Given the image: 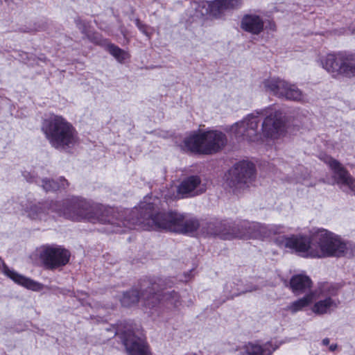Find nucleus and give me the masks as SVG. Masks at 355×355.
Wrapping results in <instances>:
<instances>
[{
    "label": "nucleus",
    "instance_id": "1",
    "mask_svg": "<svg viewBox=\"0 0 355 355\" xmlns=\"http://www.w3.org/2000/svg\"><path fill=\"white\" fill-rule=\"evenodd\" d=\"M262 116H264L261 125L263 137L272 140L279 139L284 132L286 118L284 114L274 106L248 114L241 121L233 124L230 131L236 138L262 143L261 135L258 132Z\"/></svg>",
    "mask_w": 355,
    "mask_h": 355
},
{
    "label": "nucleus",
    "instance_id": "2",
    "mask_svg": "<svg viewBox=\"0 0 355 355\" xmlns=\"http://www.w3.org/2000/svg\"><path fill=\"white\" fill-rule=\"evenodd\" d=\"M42 131L51 146L60 150H68L78 145V135L73 126L61 115L50 114L43 120Z\"/></svg>",
    "mask_w": 355,
    "mask_h": 355
},
{
    "label": "nucleus",
    "instance_id": "3",
    "mask_svg": "<svg viewBox=\"0 0 355 355\" xmlns=\"http://www.w3.org/2000/svg\"><path fill=\"white\" fill-rule=\"evenodd\" d=\"M226 135L218 130L193 132L187 137L181 148L184 150L205 155L214 154L227 144Z\"/></svg>",
    "mask_w": 355,
    "mask_h": 355
},
{
    "label": "nucleus",
    "instance_id": "4",
    "mask_svg": "<svg viewBox=\"0 0 355 355\" xmlns=\"http://www.w3.org/2000/svg\"><path fill=\"white\" fill-rule=\"evenodd\" d=\"M161 200L156 196H147L135 207L132 214L137 215V220H151L153 222H193L187 214H180L173 211L165 212L160 207Z\"/></svg>",
    "mask_w": 355,
    "mask_h": 355
},
{
    "label": "nucleus",
    "instance_id": "5",
    "mask_svg": "<svg viewBox=\"0 0 355 355\" xmlns=\"http://www.w3.org/2000/svg\"><path fill=\"white\" fill-rule=\"evenodd\" d=\"M313 239L315 243V251L313 255L317 258L341 257L347 249L346 241L325 229L315 232Z\"/></svg>",
    "mask_w": 355,
    "mask_h": 355
},
{
    "label": "nucleus",
    "instance_id": "6",
    "mask_svg": "<svg viewBox=\"0 0 355 355\" xmlns=\"http://www.w3.org/2000/svg\"><path fill=\"white\" fill-rule=\"evenodd\" d=\"M254 173L253 164L246 161L240 162L225 175V187L234 193H240L254 180Z\"/></svg>",
    "mask_w": 355,
    "mask_h": 355
},
{
    "label": "nucleus",
    "instance_id": "7",
    "mask_svg": "<svg viewBox=\"0 0 355 355\" xmlns=\"http://www.w3.org/2000/svg\"><path fill=\"white\" fill-rule=\"evenodd\" d=\"M320 65L334 77H355V55L345 53H329L320 60Z\"/></svg>",
    "mask_w": 355,
    "mask_h": 355
},
{
    "label": "nucleus",
    "instance_id": "8",
    "mask_svg": "<svg viewBox=\"0 0 355 355\" xmlns=\"http://www.w3.org/2000/svg\"><path fill=\"white\" fill-rule=\"evenodd\" d=\"M39 257L49 270H60L70 261L71 252L62 245H46L38 249Z\"/></svg>",
    "mask_w": 355,
    "mask_h": 355
},
{
    "label": "nucleus",
    "instance_id": "9",
    "mask_svg": "<svg viewBox=\"0 0 355 355\" xmlns=\"http://www.w3.org/2000/svg\"><path fill=\"white\" fill-rule=\"evenodd\" d=\"M324 162L332 170L333 178L340 189L347 193L355 195V179L343 165L337 160L329 156L324 157Z\"/></svg>",
    "mask_w": 355,
    "mask_h": 355
},
{
    "label": "nucleus",
    "instance_id": "10",
    "mask_svg": "<svg viewBox=\"0 0 355 355\" xmlns=\"http://www.w3.org/2000/svg\"><path fill=\"white\" fill-rule=\"evenodd\" d=\"M284 245L286 248L304 257H315L313 255L315 251V243L313 242V234L311 238L302 236H292L285 238Z\"/></svg>",
    "mask_w": 355,
    "mask_h": 355
},
{
    "label": "nucleus",
    "instance_id": "11",
    "mask_svg": "<svg viewBox=\"0 0 355 355\" xmlns=\"http://www.w3.org/2000/svg\"><path fill=\"white\" fill-rule=\"evenodd\" d=\"M144 228L147 230L169 232L175 234L194 235L198 228L199 223H143Z\"/></svg>",
    "mask_w": 355,
    "mask_h": 355
},
{
    "label": "nucleus",
    "instance_id": "12",
    "mask_svg": "<svg viewBox=\"0 0 355 355\" xmlns=\"http://www.w3.org/2000/svg\"><path fill=\"white\" fill-rule=\"evenodd\" d=\"M121 338L128 355H152L146 343L132 330L122 333Z\"/></svg>",
    "mask_w": 355,
    "mask_h": 355
},
{
    "label": "nucleus",
    "instance_id": "13",
    "mask_svg": "<svg viewBox=\"0 0 355 355\" xmlns=\"http://www.w3.org/2000/svg\"><path fill=\"white\" fill-rule=\"evenodd\" d=\"M182 197L195 196L204 193L206 187L197 175H191L184 180L178 189Z\"/></svg>",
    "mask_w": 355,
    "mask_h": 355
},
{
    "label": "nucleus",
    "instance_id": "14",
    "mask_svg": "<svg viewBox=\"0 0 355 355\" xmlns=\"http://www.w3.org/2000/svg\"><path fill=\"white\" fill-rule=\"evenodd\" d=\"M263 18L255 13L245 15L241 21V28L252 35H259L264 30Z\"/></svg>",
    "mask_w": 355,
    "mask_h": 355
},
{
    "label": "nucleus",
    "instance_id": "15",
    "mask_svg": "<svg viewBox=\"0 0 355 355\" xmlns=\"http://www.w3.org/2000/svg\"><path fill=\"white\" fill-rule=\"evenodd\" d=\"M4 273L15 283L33 291H40L44 288L42 284L18 274L8 268H4Z\"/></svg>",
    "mask_w": 355,
    "mask_h": 355
},
{
    "label": "nucleus",
    "instance_id": "16",
    "mask_svg": "<svg viewBox=\"0 0 355 355\" xmlns=\"http://www.w3.org/2000/svg\"><path fill=\"white\" fill-rule=\"evenodd\" d=\"M288 82L279 78H270L263 82L266 90L270 94L278 97H282Z\"/></svg>",
    "mask_w": 355,
    "mask_h": 355
},
{
    "label": "nucleus",
    "instance_id": "17",
    "mask_svg": "<svg viewBox=\"0 0 355 355\" xmlns=\"http://www.w3.org/2000/svg\"><path fill=\"white\" fill-rule=\"evenodd\" d=\"M312 282L311 279L304 275H294L290 281V286L293 292L296 295L305 293L311 288Z\"/></svg>",
    "mask_w": 355,
    "mask_h": 355
},
{
    "label": "nucleus",
    "instance_id": "18",
    "mask_svg": "<svg viewBox=\"0 0 355 355\" xmlns=\"http://www.w3.org/2000/svg\"><path fill=\"white\" fill-rule=\"evenodd\" d=\"M338 306V302L331 297H326L316 302L311 308V311L315 315H322L330 313Z\"/></svg>",
    "mask_w": 355,
    "mask_h": 355
},
{
    "label": "nucleus",
    "instance_id": "19",
    "mask_svg": "<svg viewBox=\"0 0 355 355\" xmlns=\"http://www.w3.org/2000/svg\"><path fill=\"white\" fill-rule=\"evenodd\" d=\"M220 229H223L219 232L214 233L218 235L223 239H232L234 238H260L262 236L259 232H243L239 230H235V228L231 230H227L226 227H223L222 225L219 227Z\"/></svg>",
    "mask_w": 355,
    "mask_h": 355
},
{
    "label": "nucleus",
    "instance_id": "20",
    "mask_svg": "<svg viewBox=\"0 0 355 355\" xmlns=\"http://www.w3.org/2000/svg\"><path fill=\"white\" fill-rule=\"evenodd\" d=\"M148 283L142 285L141 298L143 299L148 306H153L157 301L158 297L155 293L160 288V284L153 283L150 286Z\"/></svg>",
    "mask_w": 355,
    "mask_h": 355
},
{
    "label": "nucleus",
    "instance_id": "21",
    "mask_svg": "<svg viewBox=\"0 0 355 355\" xmlns=\"http://www.w3.org/2000/svg\"><path fill=\"white\" fill-rule=\"evenodd\" d=\"M315 300V293L311 292L302 298H300L287 306L286 310L292 313H295L303 310L304 308L310 305Z\"/></svg>",
    "mask_w": 355,
    "mask_h": 355
},
{
    "label": "nucleus",
    "instance_id": "22",
    "mask_svg": "<svg viewBox=\"0 0 355 355\" xmlns=\"http://www.w3.org/2000/svg\"><path fill=\"white\" fill-rule=\"evenodd\" d=\"M304 97L302 92L296 85L288 83L282 98L301 102Z\"/></svg>",
    "mask_w": 355,
    "mask_h": 355
},
{
    "label": "nucleus",
    "instance_id": "23",
    "mask_svg": "<svg viewBox=\"0 0 355 355\" xmlns=\"http://www.w3.org/2000/svg\"><path fill=\"white\" fill-rule=\"evenodd\" d=\"M304 97L302 92L296 85L288 83L282 98L301 102Z\"/></svg>",
    "mask_w": 355,
    "mask_h": 355
},
{
    "label": "nucleus",
    "instance_id": "24",
    "mask_svg": "<svg viewBox=\"0 0 355 355\" xmlns=\"http://www.w3.org/2000/svg\"><path fill=\"white\" fill-rule=\"evenodd\" d=\"M203 7H207L210 15L218 18L226 11L223 0L203 2Z\"/></svg>",
    "mask_w": 355,
    "mask_h": 355
},
{
    "label": "nucleus",
    "instance_id": "25",
    "mask_svg": "<svg viewBox=\"0 0 355 355\" xmlns=\"http://www.w3.org/2000/svg\"><path fill=\"white\" fill-rule=\"evenodd\" d=\"M107 50L120 63H123L130 58L128 52L113 44H107Z\"/></svg>",
    "mask_w": 355,
    "mask_h": 355
},
{
    "label": "nucleus",
    "instance_id": "26",
    "mask_svg": "<svg viewBox=\"0 0 355 355\" xmlns=\"http://www.w3.org/2000/svg\"><path fill=\"white\" fill-rule=\"evenodd\" d=\"M67 184V180L63 178H60L58 181L49 179H44L42 180V187L46 191L64 188Z\"/></svg>",
    "mask_w": 355,
    "mask_h": 355
},
{
    "label": "nucleus",
    "instance_id": "27",
    "mask_svg": "<svg viewBox=\"0 0 355 355\" xmlns=\"http://www.w3.org/2000/svg\"><path fill=\"white\" fill-rule=\"evenodd\" d=\"M139 300V293L136 290H131L124 293L120 299L123 306H130L137 303Z\"/></svg>",
    "mask_w": 355,
    "mask_h": 355
},
{
    "label": "nucleus",
    "instance_id": "28",
    "mask_svg": "<svg viewBox=\"0 0 355 355\" xmlns=\"http://www.w3.org/2000/svg\"><path fill=\"white\" fill-rule=\"evenodd\" d=\"M78 29L91 41L99 44L101 40L98 35H92L90 31V25L85 21L78 20L76 21Z\"/></svg>",
    "mask_w": 355,
    "mask_h": 355
},
{
    "label": "nucleus",
    "instance_id": "29",
    "mask_svg": "<svg viewBox=\"0 0 355 355\" xmlns=\"http://www.w3.org/2000/svg\"><path fill=\"white\" fill-rule=\"evenodd\" d=\"M162 300L175 307L179 306L181 304L180 295L174 291L164 293Z\"/></svg>",
    "mask_w": 355,
    "mask_h": 355
},
{
    "label": "nucleus",
    "instance_id": "30",
    "mask_svg": "<svg viewBox=\"0 0 355 355\" xmlns=\"http://www.w3.org/2000/svg\"><path fill=\"white\" fill-rule=\"evenodd\" d=\"M247 355H263L264 349L258 344L250 343L245 345Z\"/></svg>",
    "mask_w": 355,
    "mask_h": 355
},
{
    "label": "nucleus",
    "instance_id": "31",
    "mask_svg": "<svg viewBox=\"0 0 355 355\" xmlns=\"http://www.w3.org/2000/svg\"><path fill=\"white\" fill-rule=\"evenodd\" d=\"M227 10L238 8L241 6V0H223Z\"/></svg>",
    "mask_w": 355,
    "mask_h": 355
},
{
    "label": "nucleus",
    "instance_id": "32",
    "mask_svg": "<svg viewBox=\"0 0 355 355\" xmlns=\"http://www.w3.org/2000/svg\"><path fill=\"white\" fill-rule=\"evenodd\" d=\"M347 249L343 254V257L345 256H352L355 257V244L346 242Z\"/></svg>",
    "mask_w": 355,
    "mask_h": 355
},
{
    "label": "nucleus",
    "instance_id": "33",
    "mask_svg": "<svg viewBox=\"0 0 355 355\" xmlns=\"http://www.w3.org/2000/svg\"><path fill=\"white\" fill-rule=\"evenodd\" d=\"M135 24L140 31L150 37V34L147 31V26L145 24H142L139 19L135 20Z\"/></svg>",
    "mask_w": 355,
    "mask_h": 355
},
{
    "label": "nucleus",
    "instance_id": "34",
    "mask_svg": "<svg viewBox=\"0 0 355 355\" xmlns=\"http://www.w3.org/2000/svg\"><path fill=\"white\" fill-rule=\"evenodd\" d=\"M264 28L268 29L270 31H275L277 27L274 21L268 20L267 21H265Z\"/></svg>",
    "mask_w": 355,
    "mask_h": 355
},
{
    "label": "nucleus",
    "instance_id": "35",
    "mask_svg": "<svg viewBox=\"0 0 355 355\" xmlns=\"http://www.w3.org/2000/svg\"><path fill=\"white\" fill-rule=\"evenodd\" d=\"M337 347L336 344H332L329 346V350L334 352L337 349Z\"/></svg>",
    "mask_w": 355,
    "mask_h": 355
},
{
    "label": "nucleus",
    "instance_id": "36",
    "mask_svg": "<svg viewBox=\"0 0 355 355\" xmlns=\"http://www.w3.org/2000/svg\"><path fill=\"white\" fill-rule=\"evenodd\" d=\"M322 344L324 345H328L329 344V339L326 338H324L322 341Z\"/></svg>",
    "mask_w": 355,
    "mask_h": 355
},
{
    "label": "nucleus",
    "instance_id": "37",
    "mask_svg": "<svg viewBox=\"0 0 355 355\" xmlns=\"http://www.w3.org/2000/svg\"><path fill=\"white\" fill-rule=\"evenodd\" d=\"M81 204H83V205H85V206H88L89 205V203L85 200H83L80 202Z\"/></svg>",
    "mask_w": 355,
    "mask_h": 355
},
{
    "label": "nucleus",
    "instance_id": "38",
    "mask_svg": "<svg viewBox=\"0 0 355 355\" xmlns=\"http://www.w3.org/2000/svg\"><path fill=\"white\" fill-rule=\"evenodd\" d=\"M118 223H107V225H110L111 227L110 228H113L115 225H117Z\"/></svg>",
    "mask_w": 355,
    "mask_h": 355
},
{
    "label": "nucleus",
    "instance_id": "39",
    "mask_svg": "<svg viewBox=\"0 0 355 355\" xmlns=\"http://www.w3.org/2000/svg\"><path fill=\"white\" fill-rule=\"evenodd\" d=\"M164 198H165V199H167V198H168V196H167V195H166V194H164Z\"/></svg>",
    "mask_w": 355,
    "mask_h": 355
},
{
    "label": "nucleus",
    "instance_id": "40",
    "mask_svg": "<svg viewBox=\"0 0 355 355\" xmlns=\"http://www.w3.org/2000/svg\"><path fill=\"white\" fill-rule=\"evenodd\" d=\"M191 355H196V354H191Z\"/></svg>",
    "mask_w": 355,
    "mask_h": 355
}]
</instances>
